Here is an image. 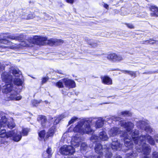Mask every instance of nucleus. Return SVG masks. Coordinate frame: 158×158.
Returning <instances> with one entry per match:
<instances>
[{"instance_id": "obj_30", "label": "nucleus", "mask_w": 158, "mask_h": 158, "mask_svg": "<svg viewBox=\"0 0 158 158\" xmlns=\"http://www.w3.org/2000/svg\"><path fill=\"white\" fill-rule=\"evenodd\" d=\"M45 134V132L44 130L42 131L39 133V136L41 139L40 140L44 138Z\"/></svg>"}, {"instance_id": "obj_46", "label": "nucleus", "mask_w": 158, "mask_h": 158, "mask_svg": "<svg viewBox=\"0 0 158 158\" xmlns=\"http://www.w3.org/2000/svg\"><path fill=\"white\" fill-rule=\"evenodd\" d=\"M75 0H66L67 2L73 4Z\"/></svg>"}, {"instance_id": "obj_43", "label": "nucleus", "mask_w": 158, "mask_h": 158, "mask_svg": "<svg viewBox=\"0 0 158 158\" xmlns=\"http://www.w3.org/2000/svg\"><path fill=\"white\" fill-rule=\"evenodd\" d=\"M103 154H99L98 155H96L93 157V158H102Z\"/></svg>"}, {"instance_id": "obj_8", "label": "nucleus", "mask_w": 158, "mask_h": 158, "mask_svg": "<svg viewBox=\"0 0 158 158\" xmlns=\"http://www.w3.org/2000/svg\"><path fill=\"white\" fill-rule=\"evenodd\" d=\"M108 138L107 135L105 132L102 131L99 132V137L95 135H93L90 138L92 142H95L100 139L105 141Z\"/></svg>"}, {"instance_id": "obj_42", "label": "nucleus", "mask_w": 158, "mask_h": 158, "mask_svg": "<svg viewBox=\"0 0 158 158\" xmlns=\"http://www.w3.org/2000/svg\"><path fill=\"white\" fill-rule=\"evenodd\" d=\"M112 156V153L109 152H107L106 153V154L105 155V156L106 157H107L108 158H109L110 157Z\"/></svg>"}, {"instance_id": "obj_26", "label": "nucleus", "mask_w": 158, "mask_h": 158, "mask_svg": "<svg viewBox=\"0 0 158 158\" xmlns=\"http://www.w3.org/2000/svg\"><path fill=\"white\" fill-rule=\"evenodd\" d=\"M54 133V128H51L47 133L46 135L47 138H48L49 137L52 136L53 135Z\"/></svg>"}, {"instance_id": "obj_47", "label": "nucleus", "mask_w": 158, "mask_h": 158, "mask_svg": "<svg viewBox=\"0 0 158 158\" xmlns=\"http://www.w3.org/2000/svg\"><path fill=\"white\" fill-rule=\"evenodd\" d=\"M149 43L148 40H147L145 41H143L142 43V44H147Z\"/></svg>"}, {"instance_id": "obj_5", "label": "nucleus", "mask_w": 158, "mask_h": 158, "mask_svg": "<svg viewBox=\"0 0 158 158\" xmlns=\"http://www.w3.org/2000/svg\"><path fill=\"white\" fill-rule=\"evenodd\" d=\"M3 35H5V37H6L7 38L11 40H18L20 42H21V43L19 44H20V48H21L22 46H29V43L35 44V41L33 40V37L29 39L27 41H23L24 39V36L22 34H10L9 33H5L3 34Z\"/></svg>"}, {"instance_id": "obj_40", "label": "nucleus", "mask_w": 158, "mask_h": 158, "mask_svg": "<svg viewBox=\"0 0 158 158\" xmlns=\"http://www.w3.org/2000/svg\"><path fill=\"white\" fill-rule=\"evenodd\" d=\"M125 25L127 27L130 29L134 28V26L132 24L130 23H125Z\"/></svg>"}, {"instance_id": "obj_54", "label": "nucleus", "mask_w": 158, "mask_h": 158, "mask_svg": "<svg viewBox=\"0 0 158 158\" xmlns=\"http://www.w3.org/2000/svg\"><path fill=\"white\" fill-rule=\"evenodd\" d=\"M146 73H143V74H146Z\"/></svg>"}, {"instance_id": "obj_25", "label": "nucleus", "mask_w": 158, "mask_h": 158, "mask_svg": "<svg viewBox=\"0 0 158 158\" xmlns=\"http://www.w3.org/2000/svg\"><path fill=\"white\" fill-rule=\"evenodd\" d=\"M65 117V116L64 115L61 114L60 116L56 117V118L54 122V124H57L61 120L64 118Z\"/></svg>"}, {"instance_id": "obj_15", "label": "nucleus", "mask_w": 158, "mask_h": 158, "mask_svg": "<svg viewBox=\"0 0 158 158\" xmlns=\"http://www.w3.org/2000/svg\"><path fill=\"white\" fill-rule=\"evenodd\" d=\"M151 11L150 15L152 17H158V7L155 6H151L149 7Z\"/></svg>"}, {"instance_id": "obj_11", "label": "nucleus", "mask_w": 158, "mask_h": 158, "mask_svg": "<svg viewBox=\"0 0 158 158\" xmlns=\"http://www.w3.org/2000/svg\"><path fill=\"white\" fill-rule=\"evenodd\" d=\"M63 81L66 87L71 88L75 87V83L74 81L68 78H64Z\"/></svg>"}, {"instance_id": "obj_57", "label": "nucleus", "mask_w": 158, "mask_h": 158, "mask_svg": "<svg viewBox=\"0 0 158 158\" xmlns=\"http://www.w3.org/2000/svg\"><path fill=\"white\" fill-rule=\"evenodd\" d=\"M0 46H2V45H0Z\"/></svg>"}, {"instance_id": "obj_13", "label": "nucleus", "mask_w": 158, "mask_h": 158, "mask_svg": "<svg viewBox=\"0 0 158 158\" xmlns=\"http://www.w3.org/2000/svg\"><path fill=\"white\" fill-rule=\"evenodd\" d=\"M120 133V131L118 128L114 127L109 131L108 134L110 136L114 137L116 136Z\"/></svg>"}, {"instance_id": "obj_28", "label": "nucleus", "mask_w": 158, "mask_h": 158, "mask_svg": "<svg viewBox=\"0 0 158 158\" xmlns=\"http://www.w3.org/2000/svg\"><path fill=\"white\" fill-rule=\"evenodd\" d=\"M22 134L23 136H26L27 135L29 131V129L27 128H22Z\"/></svg>"}, {"instance_id": "obj_53", "label": "nucleus", "mask_w": 158, "mask_h": 158, "mask_svg": "<svg viewBox=\"0 0 158 158\" xmlns=\"http://www.w3.org/2000/svg\"><path fill=\"white\" fill-rule=\"evenodd\" d=\"M3 47H4H4H6V46H3Z\"/></svg>"}, {"instance_id": "obj_48", "label": "nucleus", "mask_w": 158, "mask_h": 158, "mask_svg": "<svg viewBox=\"0 0 158 158\" xmlns=\"http://www.w3.org/2000/svg\"><path fill=\"white\" fill-rule=\"evenodd\" d=\"M108 5L107 4H105L104 5V7L106 8V9H108Z\"/></svg>"}, {"instance_id": "obj_31", "label": "nucleus", "mask_w": 158, "mask_h": 158, "mask_svg": "<svg viewBox=\"0 0 158 158\" xmlns=\"http://www.w3.org/2000/svg\"><path fill=\"white\" fill-rule=\"evenodd\" d=\"M121 115H123L124 116H130L131 115V114L130 112L127 111L122 112L121 113Z\"/></svg>"}, {"instance_id": "obj_9", "label": "nucleus", "mask_w": 158, "mask_h": 158, "mask_svg": "<svg viewBox=\"0 0 158 158\" xmlns=\"http://www.w3.org/2000/svg\"><path fill=\"white\" fill-rule=\"evenodd\" d=\"M81 140V138L78 136V134L76 135L75 136H73L72 139L71 141V145L72 147L74 146L76 147H78Z\"/></svg>"}, {"instance_id": "obj_32", "label": "nucleus", "mask_w": 158, "mask_h": 158, "mask_svg": "<svg viewBox=\"0 0 158 158\" xmlns=\"http://www.w3.org/2000/svg\"><path fill=\"white\" fill-rule=\"evenodd\" d=\"M55 85L59 88H62L64 87L62 82L60 81L55 83Z\"/></svg>"}, {"instance_id": "obj_24", "label": "nucleus", "mask_w": 158, "mask_h": 158, "mask_svg": "<svg viewBox=\"0 0 158 158\" xmlns=\"http://www.w3.org/2000/svg\"><path fill=\"white\" fill-rule=\"evenodd\" d=\"M10 122H9L8 123L7 125L9 128L12 129L15 127V125L14 123V120L13 118H10Z\"/></svg>"}, {"instance_id": "obj_55", "label": "nucleus", "mask_w": 158, "mask_h": 158, "mask_svg": "<svg viewBox=\"0 0 158 158\" xmlns=\"http://www.w3.org/2000/svg\"><path fill=\"white\" fill-rule=\"evenodd\" d=\"M156 108L157 109H158V106L157 107H156Z\"/></svg>"}, {"instance_id": "obj_18", "label": "nucleus", "mask_w": 158, "mask_h": 158, "mask_svg": "<svg viewBox=\"0 0 158 158\" xmlns=\"http://www.w3.org/2000/svg\"><path fill=\"white\" fill-rule=\"evenodd\" d=\"M95 150L98 154H103V151L104 149L102 148V145L100 143H97L95 147Z\"/></svg>"}, {"instance_id": "obj_20", "label": "nucleus", "mask_w": 158, "mask_h": 158, "mask_svg": "<svg viewBox=\"0 0 158 158\" xmlns=\"http://www.w3.org/2000/svg\"><path fill=\"white\" fill-rule=\"evenodd\" d=\"M38 120H40L43 127H44L45 126L47 121L45 116H40L38 118Z\"/></svg>"}, {"instance_id": "obj_21", "label": "nucleus", "mask_w": 158, "mask_h": 158, "mask_svg": "<svg viewBox=\"0 0 158 158\" xmlns=\"http://www.w3.org/2000/svg\"><path fill=\"white\" fill-rule=\"evenodd\" d=\"M10 72L12 73L16 77H19L21 74V72L18 69L15 68H12L10 71Z\"/></svg>"}, {"instance_id": "obj_41", "label": "nucleus", "mask_w": 158, "mask_h": 158, "mask_svg": "<svg viewBox=\"0 0 158 158\" xmlns=\"http://www.w3.org/2000/svg\"><path fill=\"white\" fill-rule=\"evenodd\" d=\"M149 43L151 44H156V43L157 42V41L156 40H154L152 39H150L148 40Z\"/></svg>"}, {"instance_id": "obj_6", "label": "nucleus", "mask_w": 158, "mask_h": 158, "mask_svg": "<svg viewBox=\"0 0 158 158\" xmlns=\"http://www.w3.org/2000/svg\"><path fill=\"white\" fill-rule=\"evenodd\" d=\"M75 152L74 149L71 146L65 145L62 146L60 149V153L65 155H72Z\"/></svg>"}, {"instance_id": "obj_49", "label": "nucleus", "mask_w": 158, "mask_h": 158, "mask_svg": "<svg viewBox=\"0 0 158 158\" xmlns=\"http://www.w3.org/2000/svg\"><path fill=\"white\" fill-rule=\"evenodd\" d=\"M154 139L157 142L158 141V135H155L154 137Z\"/></svg>"}, {"instance_id": "obj_29", "label": "nucleus", "mask_w": 158, "mask_h": 158, "mask_svg": "<svg viewBox=\"0 0 158 158\" xmlns=\"http://www.w3.org/2000/svg\"><path fill=\"white\" fill-rule=\"evenodd\" d=\"M123 72L125 73H128L131 76L134 77H136V74L135 72L128 71H123Z\"/></svg>"}, {"instance_id": "obj_44", "label": "nucleus", "mask_w": 158, "mask_h": 158, "mask_svg": "<svg viewBox=\"0 0 158 158\" xmlns=\"http://www.w3.org/2000/svg\"><path fill=\"white\" fill-rule=\"evenodd\" d=\"M48 80V77H44L43 78L42 80V83L43 84L46 83Z\"/></svg>"}, {"instance_id": "obj_50", "label": "nucleus", "mask_w": 158, "mask_h": 158, "mask_svg": "<svg viewBox=\"0 0 158 158\" xmlns=\"http://www.w3.org/2000/svg\"><path fill=\"white\" fill-rule=\"evenodd\" d=\"M116 158H122V157L119 156H118Z\"/></svg>"}, {"instance_id": "obj_35", "label": "nucleus", "mask_w": 158, "mask_h": 158, "mask_svg": "<svg viewBox=\"0 0 158 158\" xmlns=\"http://www.w3.org/2000/svg\"><path fill=\"white\" fill-rule=\"evenodd\" d=\"M43 15L44 16H42L40 19H44L45 20H47L49 19L50 18L49 16L46 14V13H44Z\"/></svg>"}, {"instance_id": "obj_52", "label": "nucleus", "mask_w": 158, "mask_h": 158, "mask_svg": "<svg viewBox=\"0 0 158 158\" xmlns=\"http://www.w3.org/2000/svg\"><path fill=\"white\" fill-rule=\"evenodd\" d=\"M1 86H0V91H1Z\"/></svg>"}, {"instance_id": "obj_4", "label": "nucleus", "mask_w": 158, "mask_h": 158, "mask_svg": "<svg viewBox=\"0 0 158 158\" xmlns=\"http://www.w3.org/2000/svg\"><path fill=\"white\" fill-rule=\"evenodd\" d=\"M35 41V44L39 45L48 44L50 46L58 45L64 42L63 40L57 39L56 38H52L48 40L47 38L40 36H35L33 37Z\"/></svg>"}, {"instance_id": "obj_12", "label": "nucleus", "mask_w": 158, "mask_h": 158, "mask_svg": "<svg viewBox=\"0 0 158 158\" xmlns=\"http://www.w3.org/2000/svg\"><path fill=\"white\" fill-rule=\"evenodd\" d=\"M26 11L23 10L22 14L21 15L20 17L21 19L26 20H29L32 19L35 17V15L34 13H31L27 15Z\"/></svg>"}, {"instance_id": "obj_17", "label": "nucleus", "mask_w": 158, "mask_h": 158, "mask_svg": "<svg viewBox=\"0 0 158 158\" xmlns=\"http://www.w3.org/2000/svg\"><path fill=\"white\" fill-rule=\"evenodd\" d=\"M101 78L102 82L104 84L110 85L112 83L111 79L107 76L102 77Z\"/></svg>"}, {"instance_id": "obj_56", "label": "nucleus", "mask_w": 158, "mask_h": 158, "mask_svg": "<svg viewBox=\"0 0 158 158\" xmlns=\"http://www.w3.org/2000/svg\"><path fill=\"white\" fill-rule=\"evenodd\" d=\"M45 154V156L47 155V154Z\"/></svg>"}, {"instance_id": "obj_14", "label": "nucleus", "mask_w": 158, "mask_h": 158, "mask_svg": "<svg viewBox=\"0 0 158 158\" xmlns=\"http://www.w3.org/2000/svg\"><path fill=\"white\" fill-rule=\"evenodd\" d=\"M112 143L111 148L112 149L115 150L119 149V148L121 147L122 145L116 138L112 139Z\"/></svg>"}, {"instance_id": "obj_22", "label": "nucleus", "mask_w": 158, "mask_h": 158, "mask_svg": "<svg viewBox=\"0 0 158 158\" xmlns=\"http://www.w3.org/2000/svg\"><path fill=\"white\" fill-rule=\"evenodd\" d=\"M107 58L108 59L113 61H116L115 57H116V54L114 53L110 54L107 56Z\"/></svg>"}, {"instance_id": "obj_58", "label": "nucleus", "mask_w": 158, "mask_h": 158, "mask_svg": "<svg viewBox=\"0 0 158 158\" xmlns=\"http://www.w3.org/2000/svg\"><path fill=\"white\" fill-rule=\"evenodd\" d=\"M108 118H107V119H108Z\"/></svg>"}, {"instance_id": "obj_16", "label": "nucleus", "mask_w": 158, "mask_h": 158, "mask_svg": "<svg viewBox=\"0 0 158 158\" xmlns=\"http://www.w3.org/2000/svg\"><path fill=\"white\" fill-rule=\"evenodd\" d=\"M137 126L139 127L141 129H143L148 125V121L145 119L139 120L137 122Z\"/></svg>"}, {"instance_id": "obj_19", "label": "nucleus", "mask_w": 158, "mask_h": 158, "mask_svg": "<svg viewBox=\"0 0 158 158\" xmlns=\"http://www.w3.org/2000/svg\"><path fill=\"white\" fill-rule=\"evenodd\" d=\"M52 155V149L51 148H48L47 151L43 152V156L44 158H49Z\"/></svg>"}, {"instance_id": "obj_23", "label": "nucleus", "mask_w": 158, "mask_h": 158, "mask_svg": "<svg viewBox=\"0 0 158 158\" xmlns=\"http://www.w3.org/2000/svg\"><path fill=\"white\" fill-rule=\"evenodd\" d=\"M13 82L17 85H21L23 84V81L21 79L15 77L14 79Z\"/></svg>"}, {"instance_id": "obj_2", "label": "nucleus", "mask_w": 158, "mask_h": 158, "mask_svg": "<svg viewBox=\"0 0 158 158\" xmlns=\"http://www.w3.org/2000/svg\"><path fill=\"white\" fill-rule=\"evenodd\" d=\"M104 120L101 118H91L88 119H82L78 122L73 129L75 132L83 135L85 133L89 134L93 131L91 124L95 128H100L102 127Z\"/></svg>"}, {"instance_id": "obj_36", "label": "nucleus", "mask_w": 158, "mask_h": 158, "mask_svg": "<svg viewBox=\"0 0 158 158\" xmlns=\"http://www.w3.org/2000/svg\"><path fill=\"white\" fill-rule=\"evenodd\" d=\"M78 118H77L76 117H73L71 120L69 122V124H71L74 122H75L76 120H77L78 119Z\"/></svg>"}, {"instance_id": "obj_1", "label": "nucleus", "mask_w": 158, "mask_h": 158, "mask_svg": "<svg viewBox=\"0 0 158 158\" xmlns=\"http://www.w3.org/2000/svg\"><path fill=\"white\" fill-rule=\"evenodd\" d=\"M120 124L121 126L124 127L127 131L123 134V136L124 138L125 146L128 149L132 148L133 144L132 141L131 140L132 138L136 145L137 151L138 152L143 153L141 158H151L149 156L151 151L150 146L145 142L147 141L151 145H154L155 142L152 137L147 134L146 135H142L139 137H136L138 135L139 131L137 130L131 131L134 125L131 122L126 123L124 121H121Z\"/></svg>"}, {"instance_id": "obj_37", "label": "nucleus", "mask_w": 158, "mask_h": 158, "mask_svg": "<svg viewBox=\"0 0 158 158\" xmlns=\"http://www.w3.org/2000/svg\"><path fill=\"white\" fill-rule=\"evenodd\" d=\"M116 61H120L122 60L123 58L121 56L117 55H116V57H115Z\"/></svg>"}, {"instance_id": "obj_3", "label": "nucleus", "mask_w": 158, "mask_h": 158, "mask_svg": "<svg viewBox=\"0 0 158 158\" xmlns=\"http://www.w3.org/2000/svg\"><path fill=\"white\" fill-rule=\"evenodd\" d=\"M2 80L10 83L6 84L2 89L3 93L6 94V99L7 100H14L15 101L19 100L22 98L16 90H15L14 85L12 83V76L9 75L6 73H4L2 75Z\"/></svg>"}, {"instance_id": "obj_51", "label": "nucleus", "mask_w": 158, "mask_h": 158, "mask_svg": "<svg viewBox=\"0 0 158 158\" xmlns=\"http://www.w3.org/2000/svg\"><path fill=\"white\" fill-rule=\"evenodd\" d=\"M66 133H65L64 134L63 136V138H64V136L65 135H66Z\"/></svg>"}, {"instance_id": "obj_10", "label": "nucleus", "mask_w": 158, "mask_h": 158, "mask_svg": "<svg viewBox=\"0 0 158 158\" xmlns=\"http://www.w3.org/2000/svg\"><path fill=\"white\" fill-rule=\"evenodd\" d=\"M10 132H12L13 134L11 137H12L13 140L16 142L19 141L22 138V135L20 132H17L16 131V132L15 131H12Z\"/></svg>"}, {"instance_id": "obj_38", "label": "nucleus", "mask_w": 158, "mask_h": 158, "mask_svg": "<svg viewBox=\"0 0 158 158\" xmlns=\"http://www.w3.org/2000/svg\"><path fill=\"white\" fill-rule=\"evenodd\" d=\"M136 155L135 153H131V154H128L127 156V158H133L135 156H136Z\"/></svg>"}, {"instance_id": "obj_34", "label": "nucleus", "mask_w": 158, "mask_h": 158, "mask_svg": "<svg viewBox=\"0 0 158 158\" xmlns=\"http://www.w3.org/2000/svg\"><path fill=\"white\" fill-rule=\"evenodd\" d=\"M41 100H34L32 101V104L33 106H37L39 103H41Z\"/></svg>"}, {"instance_id": "obj_27", "label": "nucleus", "mask_w": 158, "mask_h": 158, "mask_svg": "<svg viewBox=\"0 0 158 158\" xmlns=\"http://www.w3.org/2000/svg\"><path fill=\"white\" fill-rule=\"evenodd\" d=\"M144 130L146 132L150 133H152V132H153V130L148 125L145 127Z\"/></svg>"}, {"instance_id": "obj_33", "label": "nucleus", "mask_w": 158, "mask_h": 158, "mask_svg": "<svg viewBox=\"0 0 158 158\" xmlns=\"http://www.w3.org/2000/svg\"><path fill=\"white\" fill-rule=\"evenodd\" d=\"M89 44L92 46L93 47L95 48L98 47L99 44L96 42H94L92 41L91 42H88Z\"/></svg>"}, {"instance_id": "obj_45", "label": "nucleus", "mask_w": 158, "mask_h": 158, "mask_svg": "<svg viewBox=\"0 0 158 158\" xmlns=\"http://www.w3.org/2000/svg\"><path fill=\"white\" fill-rule=\"evenodd\" d=\"M86 147V144L85 143H82L81 144V147L83 148L84 149H85Z\"/></svg>"}, {"instance_id": "obj_39", "label": "nucleus", "mask_w": 158, "mask_h": 158, "mask_svg": "<svg viewBox=\"0 0 158 158\" xmlns=\"http://www.w3.org/2000/svg\"><path fill=\"white\" fill-rule=\"evenodd\" d=\"M152 158H158V152H154L152 154Z\"/></svg>"}, {"instance_id": "obj_7", "label": "nucleus", "mask_w": 158, "mask_h": 158, "mask_svg": "<svg viewBox=\"0 0 158 158\" xmlns=\"http://www.w3.org/2000/svg\"><path fill=\"white\" fill-rule=\"evenodd\" d=\"M6 38H7L6 37H5L3 34L2 35H1L0 43L9 46L8 47H9L11 49H15L20 48V44H13L11 42L6 40Z\"/></svg>"}]
</instances>
